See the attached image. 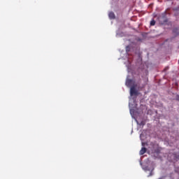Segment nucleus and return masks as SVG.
Here are the masks:
<instances>
[{"label":"nucleus","instance_id":"obj_1","mask_svg":"<svg viewBox=\"0 0 179 179\" xmlns=\"http://www.w3.org/2000/svg\"><path fill=\"white\" fill-rule=\"evenodd\" d=\"M130 96H138V91L136 90L135 87L130 88Z\"/></svg>","mask_w":179,"mask_h":179},{"label":"nucleus","instance_id":"obj_2","mask_svg":"<svg viewBox=\"0 0 179 179\" xmlns=\"http://www.w3.org/2000/svg\"><path fill=\"white\" fill-rule=\"evenodd\" d=\"M146 152H147V148L145 147H143L139 151V155H143L146 153Z\"/></svg>","mask_w":179,"mask_h":179},{"label":"nucleus","instance_id":"obj_3","mask_svg":"<svg viewBox=\"0 0 179 179\" xmlns=\"http://www.w3.org/2000/svg\"><path fill=\"white\" fill-rule=\"evenodd\" d=\"M133 85V83H132V80L131 79H127L125 82V85L127 87H130V86Z\"/></svg>","mask_w":179,"mask_h":179},{"label":"nucleus","instance_id":"obj_4","mask_svg":"<svg viewBox=\"0 0 179 179\" xmlns=\"http://www.w3.org/2000/svg\"><path fill=\"white\" fill-rule=\"evenodd\" d=\"M109 18H110V19H115V13L113 12L109 13Z\"/></svg>","mask_w":179,"mask_h":179},{"label":"nucleus","instance_id":"obj_5","mask_svg":"<svg viewBox=\"0 0 179 179\" xmlns=\"http://www.w3.org/2000/svg\"><path fill=\"white\" fill-rule=\"evenodd\" d=\"M173 33L176 34V35H179V29L178 28H174L173 29Z\"/></svg>","mask_w":179,"mask_h":179},{"label":"nucleus","instance_id":"obj_6","mask_svg":"<svg viewBox=\"0 0 179 179\" xmlns=\"http://www.w3.org/2000/svg\"><path fill=\"white\" fill-rule=\"evenodd\" d=\"M156 24V22L155 20H152L150 22V26H155Z\"/></svg>","mask_w":179,"mask_h":179},{"label":"nucleus","instance_id":"obj_7","mask_svg":"<svg viewBox=\"0 0 179 179\" xmlns=\"http://www.w3.org/2000/svg\"><path fill=\"white\" fill-rule=\"evenodd\" d=\"M169 66H166V67H165V68L164 69L163 72H166V71H169Z\"/></svg>","mask_w":179,"mask_h":179},{"label":"nucleus","instance_id":"obj_8","mask_svg":"<svg viewBox=\"0 0 179 179\" xmlns=\"http://www.w3.org/2000/svg\"><path fill=\"white\" fill-rule=\"evenodd\" d=\"M129 50H130L129 46H127V47H126V51H127V52H129Z\"/></svg>","mask_w":179,"mask_h":179},{"label":"nucleus","instance_id":"obj_9","mask_svg":"<svg viewBox=\"0 0 179 179\" xmlns=\"http://www.w3.org/2000/svg\"><path fill=\"white\" fill-rule=\"evenodd\" d=\"M145 124V122L142 121L140 124V125L144 126Z\"/></svg>","mask_w":179,"mask_h":179},{"label":"nucleus","instance_id":"obj_10","mask_svg":"<svg viewBox=\"0 0 179 179\" xmlns=\"http://www.w3.org/2000/svg\"><path fill=\"white\" fill-rule=\"evenodd\" d=\"M176 100H177L178 101H179V95H176Z\"/></svg>","mask_w":179,"mask_h":179},{"label":"nucleus","instance_id":"obj_11","mask_svg":"<svg viewBox=\"0 0 179 179\" xmlns=\"http://www.w3.org/2000/svg\"><path fill=\"white\" fill-rule=\"evenodd\" d=\"M148 85V83H144V85L142 86V87H145Z\"/></svg>","mask_w":179,"mask_h":179},{"label":"nucleus","instance_id":"obj_12","mask_svg":"<svg viewBox=\"0 0 179 179\" xmlns=\"http://www.w3.org/2000/svg\"><path fill=\"white\" fill-rule=\"evenodd\" d=\"M142 146H144V143H142Z\"/></svg>","mask_w":179,"mask_h":179},{"label":"nucleus","instance_id":"obj_13","mask_svg":"<svg viewBox=\"0 0 179 179\" xmlns=\"http://www.w3.org/2000/svg\"><path fill=\"white\" fill-rule=\"evenodd\" d=\"M159 179H162V178H159Z\"/></svg>","mask_w":179,"mask_h":179}]
</instances>
